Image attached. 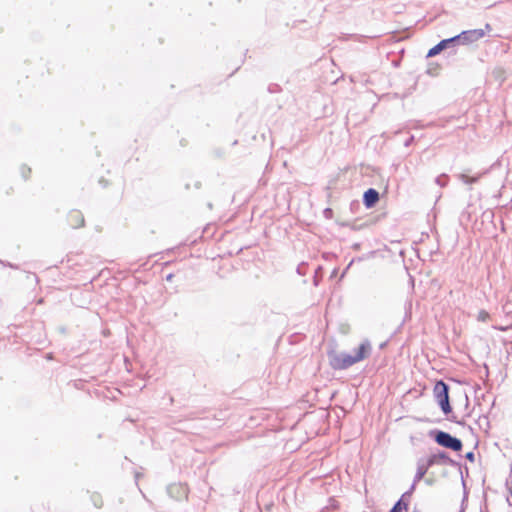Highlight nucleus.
<instances>
[{
    "instance_id": "obj_1",
    "label": "nucleus",
    "mask_w": 512,
    "mask_h": 512,
    "mask_svg": "<svg viewBox=\"0 0 512 512\" xmlns=\"http://www.w3.org/2000/svg\"><path fill=\"white\" fill-rule=\"evenodd\" d=\"M372 351V346L369 340H364L360 343L355 353L348 354L346 352H333L329 354L330 366L335 370H345L354 364L369 357Z\"/></svg>"
},
{
    "instance_id": "obj_2",
    "label": "nucleus",
    "mask_w": 512,
    "mask_h": 512,
    "mask_svg": "<svg viewBox=\"0 0 512 512\" xmlns=\"http://www.w3.org/2000/svg\"><path fill=\"white\" fill-rule=\"evenodd\" d=\"M430 436H432L435 442L442 447L451 449L456 452L462 450V441L452 436L448 432L441 430L431 431Z\"/></svg>"
},
{
    "instance_id": "obj_3",
    "label": "nucleus",
    "mask_w": 512,
    "mask_h": 512,
    "mask_svg": "<svg viewBox=\"0 0 512 512\" xmlns=\"http://www.w3.org/2000/svg\"><path fill=\"white\" fill-rule=\"evenodd\" d=\"M433 393L437 403L444 414H449L452 411L449 402V386L442 380L436 382Z\"/></svg>"
},
{
    "instance_id": "obj_4",
    "label": "nucleus",
    "mask_w": 512,
    "mask_h": 512,
    "mask_svg": "<svg viewBox=\"0 0 512 512\" xmlns=\"http://www.w3.org/2000/svg\"><path fill=\"white\" fill-rule=\"evenodd\" d=\"M486 31H491L490 24L485 25L484 29H472L462 31L460 34L456 35L455 38L457 40V45H469L478 40L482 39L486 35Z\"/></svg>"
},
{
    "instance_id": "obj_5",
    "label": "nucleus",
    "mask_w": 512,
    "mask_h": 512,
    "mask_svg": "<svg viewBox=\"0 0 512 512\" xmlns=\"http://www.w3.org/2000/svg\"><path fill=\"white\" fill-rule=\"evenodd\" d=\"M429 468L430 465H428V462L425 460V458H419L417 460L416 474L414 476L413 483L409 490L406 491V494H412L414 492L417 483L424 478Z\"/></svg>"
},
{
    "instance_id": "obj_6",
    "label": "nucleus",
    "mask_w": 512,
    "mask_h": 512,
    "mask_svg": "<svg viewBox=\"0 0 512 512\" xmlns=\"http://www.w3.org/2000/svg\"><path fill=\"white\" fill-rule=\"evenodd\" d=\"M430 467L434 465H450L455 466L456 462L452 460L449 455L444 451H438L437 453L431 454L428 458H425Z\"/></svg>"
},
{
    "instance_id": "obj_7",
    "label": "nucleus",
    "mask_w": 512,
    "mask_h": 512,
    "mask_svg": "<svg viewBox=\"0 0 512 512\" xmlns=\"http://www.w3.org/2000/svg\"><path fill=\"white\" fill-rule=\"evenodd\" d=\"M456 46H458V45H457V40H456L455 36L448 38V39H443L437 45H435L433 48H431L428 51L427 57H434L435 55L439 54L441 51H443L447 48H454Z\"/></svg>"
},
{
    "instance_id": "obj_8",
    "label": "nucleus",
    "mask_w": 512,
    "mask_h": 512,
    "mask_svg": "<svg viewBox=\"0 0 512 512\" xmlns=\"http://www.w3.org/2000/svg\"><path fill=\"white\" fill-rule=\"evenodd\" d=\"M379 200V193L373 188L364 192L363 202L367 208H372Z\"/></svg>"
},
{
    "instance_id": "obj_9",
    "label": "nucleus",
    "mask_w": 512,
    "mask_h": 512,
    "mask_svg": "<svg viewBox=\"0 0 512 512\" xmlns=\"http://www.w3.org/2000/svg\"><path fill=\"white\" fill-rule=\"evenodd\" d=\"M68 222L72 228H79L84 225V217L78 210H73L69 213Z\"/></svg>"
},
{
    "instance_id": "obj_10",
    "label": "nucleus",
    "mask_w": 512,
    "mask_h": 512,
    "mask_svg": "<svg viewBox=\"0 0 512 512\" xmlns=\"http://www.w3.org/2000/svg\"><path fill=\"white\" fill-rule=\"evenodd\" d=\"M412 494H406V492L401 496V498L394 504L390 512H402V510H407L409 498Z\"/></svg>"
},
{
    "instance_id": "obj_11",
    "label": "nucleus",
    "mask_w": 512,
    "mask_h": 512,
    "mask_svg": "<svg viewBox=\"0 0 512 512\" xmlns=\"http://www.w3.org/2000/svg\"><path fill=\"white\" fill-rule=\"evenodd\" d=\"M481 176H482V174H478V175H476V176H472V177H471V176H468V175H466V174H464V173H461V174H459V175H458V178H459L463 183H465V184H469V185H470V184L476 183V182L480 179V177H481Z\"/></svg>"
},
{
    "instance_id": "obj_12",
    "label": "nucleus",
    "mask_w": 512,
    "mask_h": 512,
    "mask_svg": "<svg viewBox=\"0 0 512 512\" xmlns=\"http://www.w3.org/2000/svg\"><path fill=\"white\" fill-rule=\"evenodd\" d=\"M448 175L446 174H441L439 175L436 179H435V182L437 185H439L440 187H445L447 184H448Z\"/></svg>"
},
{
    "instance_id": "obj_13",
    "label": "nucleus",
    "mask_w": 512,
    "mask_h": 512,
    "mask_svg": "<svg viewBox=\"0 0 512 512\" xmlns=\"http://www.w3.org/2000/svg\"><path fill=\"white\" fill-rule=\"evenodd\" d=\"M489 318L488 312L481 310L478 314V320L479 321H486Z\"/></svg>"
},
{
    "instance_id": "obj_14",
    "label": "nucleus",
    "mask_w": 512,
    "mask_h": 512,
    "mask_svg": "<svg viewBox=\"0 0 512 512\" xmlns=\"http://www.w3.org/2000/svg\"><path fill=\"white\" fill-rule=\"evenodd\" d=\"M94 505L98 508L102 506V500L99 496H93Z\"/></svg>"
},
{
    "instance_id": "obj_15",
    "label": "nucleus",
    "mask_w": 512,
    "mask_h": 512,
    "mask_svg": "<svg viewBox=\"0 0 512 512\" xmlns=\"http://www.w3.org/2000/svg\"><path fill=\"white\" fill-rule=\"evenodd\" d=\"M465 458H466L467 460H469V461L473 462V461H474V459H475V455H474V453H473V452H468V453H466Z\"/></svg>"
},
{
    "instance_id": "obj_16",
    "label": "nucleus",
    "mask_w": 512,
    "mask_h": 512,
    "mask_svg": "<svg viewBox=\"0 0 512 512\" xmlns=\"http://www.w3.org/2000/svg\"><path fill=\"white\" fill-rule=\"evenodd\" d=\"M413 140H414V137H413V136H411L410 138H408V139L406 140V142H405V146H409V145L413 142Z\"/></svg>"
},
{
    "instance_id": "obj_17",
    "label": "nucleus",
    "mask_w": 512,
    "mask_h": 512,
    "mask_svg": "<svg viewBox=\"0 0 512 512\" xmlns=\"http://www.w3.org/2000/svg\"><path fill=\"white\" fill-rule=\"evenodd\" d=\"M297 272H298L299 274H302V268H301V265H299V266H298V268H297Z\"/></svg>"
},
{
    "instance_id": "obj_18",
    "label": "nucleus",
    "mask_w": 512,
    "mask_h": 512,
    "mask_svg": "<svg viewBox=\"0 0 512 512\" xmlns=\"http://www.w3.org/2000/svg\"><path fill=\"white\" fill-rule=\"evenodd\" d=\"M171 278H172V275H171V274H169V275L167 276V280H171Z\"/></svg>"
}]
</instances>
